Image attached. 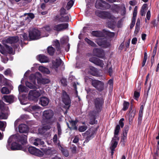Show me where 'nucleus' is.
<instances>
[{
    "label": "nucleus",
    "mask_w": 159,
    "mask_h": 159,
    "mask_svg": "<svg viewBox=\"0 0 159 159\" xmlns=\"http://www.w3.org/2000/svg\"><path fill=\"white\" fill-rule=\"evenodd\" d=\"M51 128V126L50 125H45L43 127V129L46 130L49 129Z\"/></svg>",
    "instance_id": "nucleus-59"
},
{
    "label": "nucleus",
    "mask_w": 159,
    "mask_h": 159,
    "mask_svg": "<svg viewBox=\"0 0 159 159\" xmlns=\"http://www.w3.org/2000/svg\"><path fill=\"white\" fill-rule=\"evenodd\" d=\"M7 118V116L6 114L2 112H0V119H6Z\"/></svg>",
    "instance_id": "nucleus-50"
},
{
    "label": "nucleus",
    "mask_w": 159,
    "mask_h": 159,
    "mask_svg": "<svg viewBox=\"0 0 159 159\" xmlns=\"http://www.w3.org/2000/svg\"><path fill=\"white\" fill-rule=\"evenodd\" d=\"M11 73V70L8 69L6 70L4 72V74L5 75H7L10 74Z\"/></svg>",
    "instance_id": "nucleus-61"
},
{
    "label": "nucleus",
    "mask_w": 159,
    "mask_h": 159,
    "mask_svg": "<svg viewBox=\"0 0 159 159\" xmlns=\"http://www.w3.org/2000/svg\"><path fill=\"white\" fill-rule=\"evenodd\" d=\"M91 34L93 36L96 37H103L105 36L104 34L100 30L93 31L91 33Z\"/></svg>",
    "instance_id": "nucleus-25"
},
{
    "label": "nucleus",
    "mask_w": 159,
    "mask_h": 159,
    "mask_svg": "<svg viewBox=\"0 0 159 159\" xmlns=\"http://www.w3.org/2000/svg\"><path fill=\"white\" fill-rule=\"evenodd\" d=\"M79 141V138L77 136H75L74 140L73 141V142L74 143H77Z\"/></svg>",
    "instance_id": "nucleus-64"
},
{
    "label": "nucleus",
    "mask_w": 159,
    "mask_h": 159,
    "mask_svg": "<svg viewBox=\"0 0 159 159\" xmlns=\"http://www.w3.org/2000/svg\"><path fill=\"white\" fill-rule=\"evenodd\" d=\"M19 132L20 133H27L29 130L28 126L25 124H21L18 126Z\"/></svg>",
    "instance_id": "nucleus-23"
},
{
    "label": "nucleus",
    "mask_w": 159,
    "mask_h": 159,
    "mask_svg": "<svg viewBox=\"0 0 159 159\" xmlns=\"http://www.w3.org/2000/svg\"><path fill=\"white\" fill-rule=\"evenodd\" d=\"M97 113V112L96 111H93L90 113V121L89 123L90 124L93 125L95 124H97L98 121L96 120V116Z\"/></svg>",
    "instance_id": "nucleus-21"
},
{
    "label": "nucleus",
    "mask_w": 159,
    "mask_h": 159,
    "mask_svg": "<svg viewBox=\"0 0 159 159\" xmlns=\"http://www.w3.org/2000/svg\"><path fill=\"white\" fill-rule=\"evenodd\" d=\"M95 42L99 46L105 48H108L110 45V43L107 42L106 39L105 38L97 39L95 41Z\"/></svg>",
    "instance_id": "nucleus-15"
},
{
    "label": "nucleus",
    "mask_w": 159,
    "mask_h": 159,
    "mask_svg": "<svg viewBox=\"0 0 159 159\" xmlns=\"http://www.w3.org/2000/svg\"><path fill=\"white\" fill-rule=\"evenodd\" d=\"M92 11H85V15L86 16H91L92 14Z\"/></svg>",
    "instance_id": "nucleus-56"
},
{
    "label": "nucleus",
    "mask_w": 159,
    "mask_h": 159,
    "mask_svg": "<svg viewBox=\"0 0 159 159\" xmlns=\"http://www.w3.org/2000/svg\"><path fill=\"white\" fill-rule=\"evenodd\" d=\"M70 125L71 126V129H73L75 130H77V126H76V124L78 122V120L76 119L75 120H73L72 119L69 120Z\"/></svg>",
    "instance_id": "nucleus-28"
},
{
    "label": "nucleus",
    "mask_w": 159,
    "mask_h": 159,
    "mask_svg": "<svg viewBox=\"0 0 159 159\" xmlns=\"http://www.w3.org/2000/svg\"><path fill=\"white\" fill-rule=\"evenodd\" d=\"M39 141H40V139H39V138L36 139L34 140L33 142V143L34 145L37 146L38 145H39Z\"/></svg>",
    "instance_id": "nucleus-53"
},
{
    "label": "nucleus",
    "mask_w": 159,
    "mask_h": 159,
    "mask_svg": "<svg viewBox=\"0 0 159 159\" xmlns=\"http://www.w3.org/2000/svg\"><path fill=\"white\" fill-rule=\"evenodd\" d=\"M19 40L18 36L11 37L6 39V42L10 43H17Z\"/></svg>",
    "instance_id": "nucleus-26"
},
{
    "label": "nucleus",
    "mask_w": 159,
    "mask_h": 159,
    "mask_svg": "<svg viewBox=\"0 0 159 159\" xmlns=\"http://www.w3.org/2000/svg\"><path fill=\"white\" fill-rule=\"evenodd\" d=\"M125 120L124 118H121L119 121V125H120V127H121V128H123L124 126V123L123 122V121H124Z\"/></svg>",
    "instance_id": "nucleus-51"
},
{
    "label": "nucleus",
    "mask_w": 159,
    "mask_h": 159,
    "mask_svg": "<svg viewBox=\"0 0 159 159\" xmlns=\"http://www.w3.org/2000/svg\"><path fill=\"white\" fill-rule=\"evenodd\" d=\"M140 30V26H136L134 33L137 34L139 32Z\"/></svg>",
    "instance_id": "nucleus-63"
},
{
    "label": "nucleus",
    "mask_w": 159,
    "mask_h": 159,
    "mask_svg": "<svg viewBox=\"0 0 159 159\" xmlns=\"http://www.w3.org/2000/svg\"><path fill=\"white\" fill-rule=\"evenodd\" d=\"M12 48L7 45L4 46L0 44V52L2 54H11L12 53Z\"/></svg>",
    "instance_id": "nucleus-14"
},
{
    "label": "nucleus",
    "mask_w": 159,
    "mask_h": 159,
    "mask_svg": "<svg viewBox=\"0 0 159 159\" xmlns=\"http://www.w3.org/2000/svg\"><path fill=\"white\" fill-rule=\"evenodd\" d=\"M38 59L39 61L41 63L47 62H48V58L43 54L39 55Z\"/></svg>",
    "instance_id": "nucleus-30"
},
{
    "label": "nucleus",
    "mask_w": 159,
    "mask_h": 159,
    "mask_svg": "<svg viewBox=\"0 0 159 159\" xmlns=\"http://www.w3.org/2000/svg\"><path fill=\"white\" fill-rule=\"evenodd\" d=\"M39 70L43 74H49L50 73V71L48 68L42 66H40L39 68Z\"/></svg>",
    "instance_id": "nucleus-31"
},
{
    "label": "nucleus",
    "mask_w": 159,
    "mask_h": 159,
    "mask_svg": "<svg viewBox=\"0 0 159 159\" xmlns=\"http://www.w3.org/2000/svg\"><path fill=\"white\" fill-rule=\"evenodd\" d=\"M148 56L146 52H145L144 53V58L143 59V61L142 63V67L144 66L147 60V59Z\"/></svg>",
    "instance_id": "nucleus-47"
},
{
    "label": "nucleus",
    "mask_w": 159,
    "mask_h": 159,
    "mask_svg": "<svg viewBox=\"0 0 159 159\" xmlns=\"http://www.w3.org/2000/svg\"><path fill=\"white\" fill-rule=\"evenodd\" d=\"M85 41L89 45L93 47H96L97 45L93 41L88 39L87 38H85L84 39Z\"/></svg>",
    "instance_id": "nucleus-36"
},
{
    "label": "nucleus",
    "mask_w": 159,
    "mask_h": 159,
    "mask_svg": "<svg viewBox=\"0 0 159 159\" xmlns=\"http://www.w3.org/2000/svg\"><path fill=\"white\" fill-rule=\"evenodd\" d=\"M120 129V125H117L115 128L114 136L112 138L111 141V145L110 146V149L111 150V155L112 158L113 157V155L114 153V152L115 149L117 147L118 145V142L119 141L120 138L118 136V135Z\"/></svg>",
    "instance_id": "nucleus-2"
},
{
    "label": "nucleus",
    "mask_w": 159,
    "mask_h": 159,
    "mask_svg": "<svg viewBox=\"0 0 159 159\" xmlns=\"http://www.w3.org/2000/svg\"><path fill=\"white\" fill-rule=\"evenodd\" d=\"M95 6L97 9H107L111 7L109 4L102 0H97Z\"/></svg>",
    "instance_id": "nucleus-12"
},
{
    "label": "nucleus",
    "mask_w": 159,
    "mask_h": 159,
    "mask_svg": "<svg viewBox=\"0 0 159 159\" xmlns=\"http://www.w3.org/2000/svg\"><path fill=\"white\" fill-rule=\"evenodd\" d=\"M1 92L2 94H8L10 93V91L7 88L4 87L1 89Z\"/></svg>",
    "instance_id": "nucleus-41"
},
{
    "label": "nucleus",
    "mask_w": 159,
    "mask_h": 159,
    "mask_svg": "<svg viewBox=\"0 0 159 159\" xmlns=\"http://www.w3.org/2000/svg\"><path fill=\"white\" fill-rule=\"evenodd\" d=\"M57 128L58 132V134L59 136L61 134V129L60 123L58 122L57 123Z\"/></svg>",
    "instance_id": "nucleus-46"
},
{
    "label": "nucleus",
    "mask_w": 159,
    "mask_h": 159,
    "mask_svg": "<svg viewBox=\"0 0 159 159\" xmlns=\"http://www.w3.org/2000/svg\"><path fill=\"white\" fill-rule=\"evenodd\" d=\"M13 138H14L17 142L21 143L22 145L26 144L27 142V136L25 134L11 136L9 138V142L10 143Z\"/></svg>",
    "instance_id": "nucleus-6"
},
{
    "label": "nucleus",
    "mask_w": 159,
    "mask_h": 159,
    "mask_svg": "<svg viewBox=\"0 0 159 159\" xmlns=\"http://www.w3.org/2000/svg\"><path fill=\"white\" fill-rule=\"evenodd\" d=\"M62 100L65 105L67 106V109H69L70 106L71 100L67 93L65 91H62L61 96Z\"/></svg>",
    "instance_id": "nucleus-10"
},
{
    "label": "nucleus",
    "mask_w": 159,
    "mask_h": 159,
    "mask_svg": "<svg viewBox=\"0 0 159 159\" xmlns=\"http://www.w3.org/2000/svg\"><path fill=\"white\" fill-rule=\"evenodd\" d=\"M68 23H62L54 25L52 27V29L55 31L60 32L65 30L68 28Z\"/></svg>",
    "instance_id": "nucleus-16"
},
{
    "label": "nucleus",
    "mask_w": 159,
    "mask_h": 159,
    "mask_svg": "<svg viewBox=\"0 0 159 159\" xmlns=\"http://www.w3.org/2000/svg\"><path fill=\"white\" fill-rule=\"evenodd\" d=\"M36 76L35 74H31L29 77V79L31 82L32 83L34 84H36Z\"/></svg>",
    "instance_id": "nucleus-37"
},
{
    "label": "nucleus",
    "mask_w": 159,
    "mask_h": 159,
    "mask_svg": "<svg viewBox=\"0 0 159 159\" xmlns=\"http://www.w3.org/2000/svg\"><path fill=\"white\" fill-rule=\"evenodd\" d=\"M41 150L43 151V155L44 154L46 155L47 157H49L52 155L57 153V151L55 149L51 148H41Z\"/></svg>",
    "instance_id": "nucleus-18"
},
{
    "label": "nucleus",
    "mask_w": 159,
    "mask_h": 159,
    "mask_svg": "<svg viewBox=\"0 0 159 159\" xmlns=\"http://www.w3.org/2000/svg\"><path fill=\"white\" fill-rule=\"evenodd\" d=\"M53 115V112L52 110H45L43 113V118L45 121L48 122L51 125L52 122H51V120L52 118Z\"/></svg>",
    "instance_id": "nucleus-8"
},
{
    "label": "nucleus",
    "mask_w": 159,
    "mask_h": 159,
    "mask_svg": "<svg viewBox=\"0 0 159 159\" xmlns=\"http://www.w3.org/2000/svg\"><path fill=\"white\" fill-rule=\"evenodd\" d=\"M151 17V13H150V11H148L147 12V13L146 15V18H147V19L149 20L150 19Z\"/></svg>",
    "instance_id": "nucleus-60"
},
{
    "label": "nucleus",
    "mask_w": 159,
    "mask_h": 159,
    "mask_svg": "<svg viewBox=\"0 0 159 159\" xmlns=\"http://www.w3.org/2000/svg\"><path fill=\"white\" fill-rule=\"evenodd\" d=\"M91 85L99 92H102L104 89V84L101 81L91 79Z\"/></svg>",
    "instance_id": "nucleus-9"
},
{
    "label": "nucleus",
    "mask_w": 159,
    "mask_h": 159,
    "mask_svg": "<svg viewBox=\"0 0 159 159\" xmlns=\"http://www.w3.org/2000/svg\"><path fill=\"white\" fill-rule=\"evenodd\" d=\"M57 134H55L53 138V141L54 143H56L57 142Z\"/></svg>",
    "instance_id": "nucleus-58"
},
{
    "label": "nucleus",
    "mask_w": 159,
    "mask_h": 159,
    "mask_svg": "<svg viewBox=\"0 0 159 159\" xmlns=\"http://www.w3.org/2000/svg\"><path fill=\"white\" fill-rule=\"evenodd\" d=\"M134 96L135 98V99L139 98L140 96V93L137 91H135L134 93Z\"/></svg>",
    "instance_id": "nucleus-54"
},
{
    "label": "nucleus",
    "mask_w": 159,
    "mask_h": 159,
    "mask_svg": "<svg viewBox=\"0 0 159 159\" xmlns=\"http://www.w3.org/2000/svg\"><path fill=\"white\" fill-rule=\"evenodd\" d=\"M49 82V80L47 79H42L41 80V83L43 84H48Z\"/></svg>",
    "instance_id": "nucleus-52"
},
{
    "label": "nucleus",
    "mask_w": 159,
    "mask_h": 159,
    "mask_svg": "<svg viewBox=\"0 0 159 159\" xmlns=\"http://www.w3.org/2000/svg\"><path fill=\"white\" fill-rule=\"evenodd\" d=\"M10 143L9 142V139L8 140V144L7 145V148L9 150H15L22 149L23 148L21 145L16 142V140L14 138L12 139Z\"/></svg>",
    "instance_id": "nucleus-5"
},
{
    "label": "nucleus",
    "mask_w": 159,
    "mask_h": 159,
    "mask_svg": "<svg viewBox=\"0 0 159 159\" xmlns=\"http://www.w3.org/2000/svg\"><path fill=\"white\" fill-rule=\"evenodd\" d=\"M60 14L57 15L53 18V21L57 23L68 22L69 18L68 16L66 15L67 13L66 11H61Z\"/></svg>",
    "instance_id": "nucleus-3"
},
{
    "label": "nucleus",
    "mask_w": 159,
    "mask_h": 159,
    "mask_svg": "<svg viewBox=\"0 0 159 159\" xmlns=\"http://www.w3.org/2000/svg\"><path fill=\"white\" fill-rule=\"evenodd\" d=\"M142 116H139L138 118V125H140L142 120Z\"/></svg>",
    "instance_id": "nucleus-55"
},
{
    "label": "nucleus",
    "mask_w": 159,
    "mask_h": 159,
    "mask_svg": "<svg viewBox=\"0 0 159 159\" xmlns=\"http://www.w3.org/2000/svg\"><path fill=\"white\" fill-rule=\"evenodd\" d=\"M136 112V110H133L131 111H129V120H132L133 118L134 117Z\"/></svg>",
    "instance_id": "nucleus-38"
},
{
    "label": "nucleus",
    "mask_w": 159,
    "mask_h": 159,
    "mask_svg": "<svg viewBox=\"0 0 159 159\" xmlns=\"http://www.w3.org/2000/svg\"><path fill=\"white\" fill-rule=\"evenodd\" d=\"M49 99L48 98L45 97H41L39 99V103L41 106L45 107L48 104Z\"/></svg>",
    "instance_id": "nucleus-24"
},
{
    "label": "nucleus",
    "mask_w": 159,
    "mask_h": 159,
    "mask_svg": "<svg viewBox=\"0 0 159 159\" xmlns=\"http://www.w3.org/2000/svg\"><path fill=\"white\" fill-rule=\"evenodd\" d=\"M52 67L55 69H57L61 65L63 62L60 58H57L55 60H52Z\"/></svg>",
    "instance_id": "nucleus-22"
},
{
    "label": "nucleus",
    "mask_w": 159,
    "mask_h": 159,
    "mask_svg": "<svg viewBox=\"0 0 159 159\" xmlns=\"http://www.w3.org/2000/svg\"><path fill=\"white\" fill-rule=\"evenodd\" d=\"M2 99L5 102L10 103L13 102L14 97L12 95H5L3 97Z\"/></svg>",
    "instance_id": "nucleus-27"
},
{
    "label": "nucleus",
    "mask_w": 159,
    "mask_h": 159,
    "mask_svg": "<svg viewBox=\"0 0 159 159\" xmlns=\"http://www.w3.org/2000/svg\"><path fill=\"white\" fill-rule=\"evenodd\" d=\"M97 129H89L86 131L85 134L87 135L84 143H87L91 139L94 137V135L96 134Z\"/></svg>",
    "instance_id": "nucleus-13"
},
{
    "label": "nucleus",
    "mask_w": 159,
    "mask_h": 159,
    "mask_svg": "<svg viewBox=\"0 0 159 159\" xmlns=\"http://www.w3.org/2000/svg\"><path fill=\"white\" fill-rule=\"evenodd\" d=\"M95 15L98 17L103 19H110V22H108V25L110 28L115 26L116 24V18L108 12L103 11H95Z\"/></svg>",
    "instance_id": "nucleus-1"
},
{
    "label": "nucleus",
    "mask_w": 159,
    "mask_h": 159,
    "mask_svg": "<svg viewBox=\"0 0 159 159\" xmlns=\"http://www.w3.org/2000/svg\"><path fill=\"white\" fill-rule=\"evenodd\" d=\"M104 99L102 96L96 97L93 99V103L98 113L101 111L104 104Z\"/></svg>",
    "instance_id": "nucleus-4"
},
{
    "label": "nucleus",
    "mask_w": 159,
    "mask_h": 159,
    "mask_svg": "<svg viewBox=\"0 0 159 159\" xmlns=\"http://www.w3.org/2000/svg\"><path fill=\"white\" fill-rule=\"evenodd\" d=\"M6 79L4 78L2 75L0 74V85H7V83L6 81Z\"/></svg>",
    "instance_id": "nucleus-32"
},
{
    "label": "nucleus",
    "mask_w": 159,
    "mask_h": 159,
    "mask_svg": "<svg viewBox=\"0 0 159 159\" xmlns=\"http://www.w3.org/2000/svg\"><path fill=\"white\" fill-rule=\"evenodd\" d=\"M47 53L50 56H53L55 52V49L52 46H50L47 48Z\"/></svg>",
    "instance_id": "nucleus-29"
},
{
    "label": "nucleus",
    "mask_w": 159,
    "mask_h": 159,
    "mask_svg": "<svg viewBox=\"0 0 159 159\" xmlns=\"http://www.w3.org/2000/svg\"><path fill=\"white\" fill-rule=\"evenodd\" d=\"M89 60L90 61L97 66H100L101 67H103L104 66L103 61L96 57H91L89 58Z\"/></svg>",
    "instance_id": "nucleus-19"
},
{
    "label": "nucleus",
    "mask_w": 159,
    "mask_h": 159,
    "mask_svg": "<svg viewBox=\"0 0 159 159\" xmlns=\"http://www.w3.org/2000/svg\"><path fill=\"white\" fill-rule=\"evenodd\" d=\"M93 52L94 56L100 58H102L105 56L104 51L100 48H94L93 51Z\"/></svg>",
    "instance_id": "nucleus-20"
},
{
    "label": "nucleus",
    "mask_w": 159,
    "mask_h": 159,
    "mask_svg": "<svg viewBox=\"0 0 159 159\" xmlns=\"http://www.w3.org/2000/svg\"><path fill=\"white\" fill-rule=\"evenodd\" d=\"M32 110L34 111H36L40 109V107L37 105H34L30 107Z\"/></svg>",
    "instance_id": "nucleus-49"
},
{
    "label": "nucleus",
    "mask_w": 159,
    "mask_h": 159,
    "mask_svg": "<svg viewBox=\"0 0 159 159\" xmlns=\"http://www.w3.org/2000/svg\"><path fill=\"white\" fill-rule=\"evenodd\" d=\"M41 94L39 91L34 89L30 91L28 96V99L30 100L37 101L38 98L40 96Z\"/></svg>",
    "instance_id": "nucleus-11"
},
{
    "label": "nucleus",
    "mask_w": 159,
    "mask_h": 159,
    "mask_svg": "<svg viewBox=\"0 0 159 159\" xmlns=\"http://www.w3.org/2000/svg\"><path fill=\"white\" fill-rule=\"evenodd\" d=\"M129 105V103L126 101H124L123 103V108L122 110L124 111H125L128 109Z\"/></svg>",
    "instance_id": "nucleus-43"
},
{
    "label": "nucleus",
    "mask_w": 159,
    "mask_h": 159,
    "mask_svg": "<svg viewBox=\"0 0 159 159\" xmlns=\"http://www.w3.org/2000/svg\"><path fill=\"white\" fill-rule=\"evenodd\" d=\"M28 150L30 154L36 156L42 157L43 155V153L42 151L34 147H30Z\"/></svg>",
    "instance_id": "nucleus-17"
},
{
    "label": "nucleus",
    "mask_w": 159,
    "mask_h": 159,
    "mask_svg": "<svg viewBox=\"0 0 159 159\" xmlns=\"http://www.w3.org/2000/svg\"><path fill=\"white\" fill-rule=\"evenodd\" d=\"M60 150L61 151L63 155L66 157H67L69 156L68 151L66 149H64L61 145H60Z\"/></svg>",
    "instance_id": "nucleus-35"
},
{
    "label": "nucleus",
    "mask_w": 159,
    "mask_h": 159,
    "mask_svg": "<svg viewBox=\"0 0 159 159\" xmlns=\"http://www.w3.org/2000/svg\"><path fill=\"white\" fill-rule=\"evenodd\" d=\"M25 85L27 87L30 89H37L39 88L36 87V84H34L28 81L25 82Z\"/></svg>",
    "instance_id": "nucleus-34"
},
{
    "label": "nucleus",
    "mask_w": 159,
    "mask_h": 159,
    "mask_svg": "<svg viewBox=\"0 0 159 159\" xmlns=\"http://www.w3.org/2000/svg\"><path fill=\"white\" fill-rule=\"evenodd\" d=\"M144 105H145L144 104V105H141L140 110L139 111V116H143Z\"/></svg>",
    "instance_id": "nucleus-48"
},
{
    "label": "nucleus",
    "mask_w": 159,
    "mask_h": 159,
    "mask_svg": "<svg viewBox=\"0 0 159 159\" xmlns=\"http://www.w3.org/2000/svg\"><path fill=\"white\" fill-rule=\"evenodd\" d=\"M137 42V39L136 38H133L132 40L131 43L133 44H135Z\"/></svg>",
    "instance_id": "nucleus-62"
},
{
    "label": "nucleus",
    "mask_w": 159,
    "mask_h": 159,
    "mask_svg": "<svg viewBox=\"0 0 159 159\" xmlns=\"http://www.w3.org/2000/svg\"><path fill=\"white\" fill-rule=\"evenodd\" d=\"M54 45L56 48L57 50L59 51V53L61 52V48L60 46V43L58 40L55 42Z\"/></svg>",
    "instance_id": "nucleus-40"
},
{
    "label": "nucleus",
    "mask_w": 159,
    "mask_h": 159,
    "mask_svg": "<svg viewBox=\"0 0 159 159\" xmlns=\"http://www.w3.org/2000/svg\"><path fill=\"white\" fill-rule=\"evenodd\" d=\"M108 72L109 74V75L110 76H111L112 73H113V70L112 67V66L110 67L108 69Z\"/></svg>",
    "instance_id": "nucleus-57"
},
{
    "label": "nucleus",
    "mask_w": 159,
    "mask_h": 159,
    "mask_svg": "<svg viewBox=\"0 0 159 159\" xmlns=\"http://www.w3.org/2000/svg\"><path fill=\"white\" fill-rule=\"evenodd\" d=\"M18 89L19 92H26L27 90L26 87L22 84H20L19 86Z\"/></svg>",
    "instance_id": "nucleus-39"
},
{
    "label": "nucleus",
    "mask_w": 159,
    "mask_h": 159,
    "mask_svg": "<svg viewBox=\"0 0 159 159\" xmlns=\"http://www.w3.org/2000/svg\"><path fill=\"white\" fill-rule=\"evenodd\" d=\"M40 31L35 28L30 30L29 32V37L30 40H36L40 38Z\"/></svg>",
    "instance_id": "nucleus-7"
},
{
    "label": "nucleus",
    "mask_w": 159,
    "mask_h": 159,
    "mask_svg": "<svg viewBox=\"0 0 159 159\" xmlns=\"http://www.w3.org/2000/svg\"><path fill=\"white\" fill-rule=\"evenodd\" d=\"M89 72L93 76H96L98 75L97 69L93 66L90 67Z\"/></svg>",
    "instance_id": "nucleus-33"
},
{
    "label": "nucleus",
    "mask_w": 159,
    "mask_h": 159,
    "mask_svg": "<svg viewBox=\"0 0 159 159\" xmlns=\"http://www.w3.org/2000/svg\"><path fill=\"white\" fill-rule=\"evenodd\" d=\"M103 31L107 36L111 37H113L115 35L114 32H110L109 31L106 30L105 29L103 30Z\"/></svg>",
    "instance_id": "nucleus-42"
},
{
    "label": "nucleus",
    "mask_w": 159,
    "mask_h": 159,
    "mask_svg": "<svg viewBox=\"0 0 159 159\" xmlns=\"http://www.w3.org/2000/svg\"><path fill=\"white\" fill-rule=\"evenodd\" d=\"M74 1L72 0L70 1L67 3L66 7V9L67 10L70 9L73 6L74 4Z\"/></svg>",
    "instance_id": "nucleus-44"
},
{
    "label": "nucleus",
    "mask_w": 159,
    "mask_h": 159,
    "mask_svg": "<svg viewBox=\"0 0 159 159\" xmlns=\"http://www.w3.org/2000/svg\"><path fill=\"white\" fill-rule=\"evenodd\" d=\"M87 129V127L86 126H80L78 130L80 132H83L85 131Z\"/></svg>",
    "instance_id": "nucleus-45"
}]
</instances>
